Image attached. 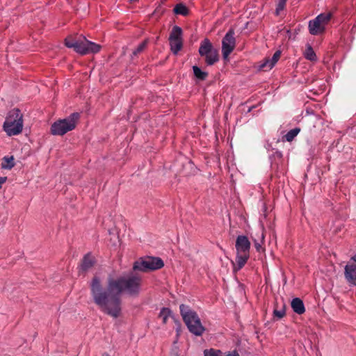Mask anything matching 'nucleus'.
I'll return each mask as SVG.
<instances>
[{"label":"nucleus","instance_id":"f257e3e1","mask_svg":"<svg viewBox=\"0 0 356 356\" xmlns=\"http://www.w3.org/2000/svg\"><path fill=\"white\" fill-rule=\"evenodd\" d=\"M142 277L133 273L114 278L108 276L106 286L102 284L101 279L95 275L89 284L92 302L102 312L118 318L122 315L121 295L137 298L142 290Z\"/></svg>","mask_w":356,"mask_h":356},{"label":"nucleus","instance_id":"f03ea898","mask_svg":"<svg viewBox=\"0 0 356 356\" xmlns=\"http://www.w3.org/2000/svg\"><path fill=\"white\" fill-rule=\"evenodd\" d=\"M179 311L189 332L195 336H202L205 331V327L202 325L197 312L193 310L190 306L184 304L179 305Z\"/></svg>","mask_w":356,"mask_h":356},{"label":"nucleus","instance_id":"7ed1b4c3","mask_svg":"<svg viewBox=\"0 0 356 356\" xmlns=\"http://www.w3.org/2000/svg\"><path fill=\"white\" fill-rule=\"evenodd\" d=\"M65 45L81 55L96 54L101 49V45L87 40L85 36L79 39L68 36L65 39Z\"/></svg>","mask_w":356,"mask_h":356},{"label":"nucleus","instance_id":"20e7f679","mask_svg":"<svg viewBox=\"0 0 356 356\" xmlns=\"http://www.w3.org/2000/svg\"><path fill=\"white\" fill-rule=\"evenodd\" d=\"M79 118L80 113L74 112L65 118L59 119L51 125L50 133L54 136H63L76 128Z\"/></svg>","mask_w":356,"mask_h":356},{"label":"nucleus","instance_id":"39448f33","mask_svg":"<svg viewBox=\"0 0 356 356\" xmlns=\"http://www.w3.org/2000/svg\"><path fill=\"white\" fill-rule=\"evenodd\" d=\"M164 266L163 261L158 257H140L134 261L133 270L135 272H149L162 268Z\"/></svg>","mask_w":356,"mask_h":356},{"label":"nucleus","instance_id":"423d86ee","mask_svg":"<svg viewBox=\"0 0 356 356\" xmlns=\"http://www.w3.org/2000/svg\"><path fill=\"white\" fill-rule=\"evenodd\" d=\"M198 53L201 57L204 58V61L209 66L213 65L220 58L218 50L213 47L207 38L201 41Z\"/></svg>","mask_w":356,"mask_h":356},{"label":"nucleus","instance_id":"0eeeda50","mask_svg":"<svg viewBox=\"0 0 356 356\" xmlns=\"http://www.w3.org/2000/svg\"><path fill=\"white\" fill-rule=\"evenodd\" d=\"M182 29L175 25L172 27L169 35V42L172 53L177 55L183 47Z\"/></svg>","mask_w":356,"mask_h":356},{"label":"nucleus","instance_id":"6e6552de","mask_svg":"<svg viewBox=\"0 0 356 356\" xmlns=\"http://www.w3.org/2000/svg\"><path fill=\"white\" fill-rule=\"evenodd\" d=\"M235 31L230 28L222 40V54L224 60H227L236 47Z\"/></svg>","mask_w":356,"mask_h":356},{"label":"nucleus","instance_id":"1a4fd4ad","mask_svg":"<svg viewBox=\"0 0 356 356\" xmlns=\"http://www.w3.org/2000/svg\"><path fill=\"white\" fill-rule=\"evenodd\" d=\"M96 259L90 252L84 254L79 265L78 266L79 274H85L90 270L96 264Z\"/></svg>","mask_w":356,"mask_h":356},{"label":"nucleus","instance_id":"9d476101","mask_svg":"<svg viewBox=\"0 0 356 356\" xmlns=\"http://www.w3.org/2000/svg\"><path fill=\"white\" fill-rule=\"evenodd\" d=\"M3 128L8 136H17L22 131L23 121H20L17 123L12 122L11 121H5L3 124Z\"/></svg>","mask_w":356,"mask_h":356},{"label":"nucleus","instance_id":"9b49d317","mask_svg":"<svg viewBox=\"0 0 356 356\" xmlns=\"http://www.w3.org/2000/svg\"><path fill=\"white\" fill-rule=\"evenodd\" d=\"M236 252L242 253H250L251 243L245 235H239L237 236L235 243Z\"/></svg>","mask_w":356,"mask_h":356},{"label":"nucleus","instance_id":"f8f14e48","mask_svg":"<svg viewBox=\"0 0 356 356\" xmlns=\"http://www.w3.org/2000/svg\"><path fill=\"white\" fill-rule=\"evenodd\" d=\"M344 277L350 286H356V264H348L344 268Z\"/></svg>","mask_w":356,"mask_h":356},{"label":"nucleus","instance_id":"ddd939ff","mask_svg":"<svg viewBox=\"0 0 356 356\" xmlns=\"http://www.w3.org/2000/svg\"><path fill=\"white\" fill-rule=\"evenodd\" d=\"M309 31L311 35H317L325 31V27L316 17L309 22Z\"/></svg>","mask_w":356,"mask_h":356},{"label":"nucleus","instance_id":"4468645a","mask_svg":"<svg viewBox=\"0 0 356 356\" xmlns=\"http://www.w3.org/2000/svg\"><path fill=\"white\" fill-rule=\"evenodd\" d=\"M283 157L282 152L276 150L273 154L268 156V159L270 163V168L272 170L278 171L280 163L282 162Z\"/></svg>","mask_w":356,"mask_h":356},{"label":"nucleus","instance_id":"2eb2a0df","mask_svg":"<svg viewBox=\"0 0 356 356\" xmlns=\"http://www.w3.org/2000/svg\"><path fill=\"white\" fill-rule=\"evenodd\" d=\"M250 258V253H242L236 252V255L235 258L236 265L234 267V270H241L245 264L247 263L248 260Z\"/></svg>","mask_w":356,"mask_h":356},{"label":"nucleus","instance_id":"dca6fc26","mask_svg":"<svg viewBox=\"0 0 356 356\" xmlns=\"http://www.w3.org/2000/svg\"><path fill=\"white\" fill-rule=\"evenodd\" d=\"M5 121H11L12 122L17 123L20 121H23V115L21 113L20 109L15 108L10 110L6 118Z\"/></svg>","mask_w":356,"mask_h":356},{"label":"nucleus","instance_id":"f3484780","mask_svg":"<svg viewBox=\"0 0 356 356\" xmlns=\"http://www.w3.org/2000/svg\"><path fill=\"white\" fill-rule=\"evenodd\" d=\"M291 307L293 311L299 315L305 312V307L303 301L300 298H294L291 302Z\"/></svg>","mask_w":356,"mask_h":356},{"label":"nucleus","instance_id":"a211bd4d","mask_svg":"<svg viewBox=\"0 0 356 356\" xmlns=\"http://www.w3.org/2000/svg\"><path fill=\"white\" fill-rule=\"evenodd\" d=\"M193 75L196 81H202L206 80L209 74L206 71H203L199 66L193 65L192 67Z\"/></svg>","mask_w":356,"mask_h":356},{"label":"nucleus","instance_id":"6ab92c4d","mask_svg":"<svg viewBox=\"0 0 356 356\" xmlns=\"http://www.w3.org/2000/svg\"><path fill=\"white\" fill-rule=\"evenodd\" d=\"M172 11L175 15L181 16H187L190 13L188 8L184 3H177Z\"/></svg>","mask_w":356,"mask_h":356},{"label":"nucleus","instance_id":"aec40b11","mask_svg":"<svg viewBox=\"0 0 356 356\" xmlns=\"http://www.w3.org/2000/svg\"><path fill=\"white\" fill-rule=\"evenodd\" d=\"M174 314L170 308L169 307H162L159 314V317L162 318V322L163 324H166L168 321V318L170 317L172 319L174 317Z\"/></svg>","mask_w":356,"mask_h":356},{"label":"nucleus","instance_id":"412c9836","mask_svg":"<svg viewBox=\"0 0 356 356\" xmlns=\"http://www.w3.org/2000/svg\"><path fill=\"white\" fill-rule=\"evenodd\" d=\"M2 169L6 170H10L12 169L15 165V158L13 156H6L3 158V162L1 164Z\"/></svg>","mask_w":356,"mask_h":356},{"label":"nucleus","instance_id":"4be33fe9","mask_svg":"<svg viewBox=\"0 0 356 356\" xmlns=\"http://www.w3.org/2000/svg\"><path fill=\"white\" fill-rule=\"evenodd\" d=\"M149 43V38H145L142 42H140L137 47L133 51L131 58V59L134 58V56H136L138 54L143 52L146 47H147L148 44Z\"/></svg>","mask_w":356,"mask_h":356},{"label":"nucleus","instance_id":"5701e85b","mask_svg":"<svg viewBox=\"0 0 356 356\" xmlns=\"http://www.w3.org/2000/svg\"><path fill=\"white\" fill-rule=\"evenodd\" d=\"M300 128L295 127L289 130L284 136L283 140L287 142H291L297 136V135L300 133Z\"/></svg>","mask_w":356,"mask_h":356},{"label":"nucleus","instance_id":"b1692460","mask_svg":"<svg viewBox=\"0 0 356 356\" xmlns=\"http://www.w3.org/2000/svg\"><path fill=\"white\" fill-rule=\"evenodd\" d=\"M286 314V305L285 304L282 305V307L280 309H275L273 310V319L275 321L280 320Z\"/></svg>","mask_w":356,"mask_h":356},{"label":"nucleus","instance_id":"393cba45","mask_svg":"<svg viewBox=\"0 0 356 356\" xmlns=\"http://www.w3.org/2000/svg\"><path fill=\"white\" fill-rule=\"evenodd\" d=\"M305 58L310 61H314L317 59L316 55L310 45H308L305 54Z\"/></svg>","mask_w":356,"mask_h":356},{"label":"nucleus","instance_id":"a878e982","mask_svg":"<svg viewBox=\"0 0 356 356\" xmlns=\"http://www.w3.org/2000/svg\"><path fill=\"white\" fill-rule=\"evenodd\" d=\"M332 14L330 13H323L317 15L316 17V19H317L322 25H325L327 24V22L330 20Z\"/></svg>","mask_w":356,"mask_h":356},{"label":"nucleus","instance_id":"bb28decb","mask_svg":"<svg viewBox=\"0 0 356 356\" xmlns=\"http://www.w3.org/2000/svg\"><path fill=\"white\" fill-rule=\"evenodd\" d=\"M222 352L218 349H206L204 350V356H222Z\"/></svg>","mask_w":356,"mask_h":356},{"label":"nucleus","instance_id":"cd10ccee","mask_svg":"<svg viewBox=\"0 0 356 356\" xmlns=\"http://www.w3.org/2000/svg\"><path fill=\"white\" fill-rule=\"evenodd\" d=\"M286 1H287V0H278V2L276 5L275 10V15L276 16L280 15V12L284 9V8L286 6Z\"/></svg>","mask_w":356,"mask_h":356},{"label":"nucleus","instance_id":"c85d7f7f","mask_svg":"<svg viewBox=\"0 0 356 356\" xmlns=\"http://www.w3.org/2000/svg\"><path fill=\"white\" fill-rule=\"evenodd\" d=\"M166 12V9L161 4H159L154 11L152 13V15H157L158 17H160Z\"/></svg>","mask_w":356,"mask_h":356},{"label":"nucleus","instance_id":"c756f323","mask_svg":"<svg viewBox=\"0 0 356 356\" xmlns=\"http://www.w3.org/2000/svg\"><path fill=\"white\" fill-rule=\"evenodd\" d=\"M273 67H271L270 61L268 58L264 60V61L259 65V69L264 71L271 70Z\"/></svg>","mask_w":356,"mask_h":356},{"label":"nucleus","instance_id":"7c9ffc66","mask_svg":"<svg viewBox=\"0 0 356 356\" xmlns=\"http://www.w3.org/2000/svg\"><path fill=\"white\" fill-rule=\"evenodd\" d=\"M281 55V51L280 50L276 51L272 58L270 60L271 67H274L276 63L278 61Z\"/></svg>","mask_w":356,"mask_h":356},{"label":"nucleus","instance_id":"2f4dec72","mask_svg":"<svg viewBox=\"0 0 356 356\" xmlns=\"http://www.w3.org/2000/svg\"><path fill=\"white\" fill-rule=\"evenodd\" d=\"M222 356H240V355L236 350H234L227 352L225 355H222Z\"/></svg>","mask_w":356,"mask_h":356},{"label":"nucleus","instance_id":"473e14b6","mask_svg":"<svg viewBox=\"0 0 356 356\" xmlns=\"http://www.w3.org/2000/svg\"><path fill=\"white\" fill-rule=\"evenodd\" d=\"M172 320L175 324V328H178V327H182L181 323L178 318H177L175 316H174V317L172 318Z\"/></svg>","mask_w":356,"mask_h":356},{"label":"nucleus","instance_id":"72a5a7b5","mask_svg":"<svg viewBox=\"0 0 356 356\" xmlns=\"http://www.w3.org/2000/svg\"><path fill=\"white\" fill-rule=\"evenodd\" d=\"M254 247H255L257 251L259 252L260 249L261 248V244L255 239L254 240Z\"/></svg>","mask_w":356,"mask_h":356},{"label":"nucleus","instance_id":"f704fd0d","mask_svg":"<svg viewBox=\"0 0 356 356\" xmlns=\"http://www.w3.org/2000/svg\"><path fill=\"white\" fill-rule=\"evenodd\" d=\"M181 328L182 327H178V328H175V331H176V338L177 339H179V337H180L181 335Z\"/></svg>","mask_w":356,"mask_h":356},{"label":"nucleus","instance_id":"c9c22d12","mask_svg":"<svg viewBox=\"0 0 356 356\" xmlns=\"http://www.w3.org/2000/svg\"><path fill=\"white\" fill-rule=\"evenodd\" d=\"M7 180L6 177H0V188H1L3 184H4Z\"/></svg>","mask_w":356,"mask_h":356},{"label":"nucleus","instance_id":"e433bc0d","mask_svg":"<svg viewBox=\"0 0 356 356\" xmlns=\"http://www.w3.org/2000/svg\"><path fill=\"white\" fill-rule=\"evenodd\" d=\"M266 149H267V151H271V150H273L274 148L272 147L271 144L270 143H268L266 145Z\"/></svg>","mask_w":356,"mask_h":356},{"label":"nucleus","instance_id":"4c0bfd02","mask_svg":"<svg viewBox=\"0 0 356 356\" xmlns=\"http://www.w3.org/2000/svg\"><path fill=\"white\" fill-rule=\"evenodd\" d=\"M350 260L353 261L356 264V253L351 257Z\"/></svg>","mask_w":356,"mask_h":356},{"label":"nucleus","instance_id":"58836bf2","mask_svg":"<svg viewBox=\"0 0 356 356\" xmlns=\"http://www.w3.org/2000/svg\"><path fill=\"white\" fill-rule=\"evenodd\" d=\"M254 108H256V106H250L248 110V113L251 112Z\"/></svg>","mask_w":356,"mask_h":356},{"label":"nucleus","instance_id":"ea45409f","mask_svg":"<svg viewBox=\"0 0 356 356\" xmlns=\"http://www.w3.org/2000/svg\"><path fill=\"white\" fill-rule=\"evenodd\" d=\"M166 0H161V3L159 4H161L162 6H163V4L165 3Z\"/></svg>","mask_w":356,"mask_h":356}]
</instances>
